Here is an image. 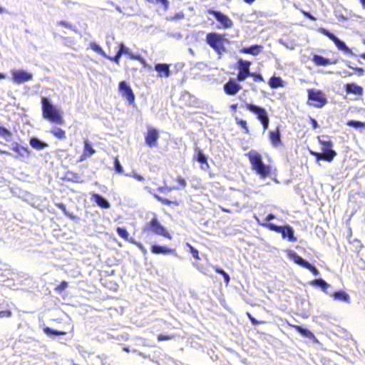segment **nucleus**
I'll return each mask as SVG.
<instances>
[{
	"instance_id": "nucleus-31",
	"label": "nucleus",
	"mask_w": 365,
	"mask_h": 365,
	"mask_svg": "<svg viewBox=\"0 0 365 365\" xmlns=\"http://www.w3.org/2000/svg\"><path fill=\"white\" fill-rule=\"evenodd\" d=\"M269 86L272 88H277L279 87H284V81L279 76H272L269 80Z\"/></svg>"
},
{
	"instance_id": "nucleus-36",
	"label": "nucleus",
	"mask_w": 365,
	"mask_h": 365,
	"mask_svg": "<svg viewBox=\"0 0 365 365\" xmlns=\"http://www.w3.org/2000/svg\"><path fill=\"white\" fill-rule=\"evenodd\" d=\"M43 331H44L45 334H46L48 336H52V335L60 336V335L66 334L65 331H58V330L51 329L48 327H45L43 329Z\"/></svg>"
},
{
	"instance_id": "nucleus-47",
	"label": "nucleus",
	"mask_w": 365,
	"mask_h": 365,
	"mask_svg": "<svg viewBox=\"0 0 365 365\" xmlns=\"http://www.w3.org/2000/svg\"><path fill=\"white\" fill-rule=\"evenodd\" d=\"M187 245L190 247V253L192 257L196 259H200L198 251L190 245L187 244Z\"/></svg>"
},
{
	"instance_id": "nucleus-19",
	"label": "nucleus",
	"mask_w": 365,
	"mask_h": 365,
	"mask_svg": "<svg viewBox=\"0 0 365 365\" xmlns=\"http://www.w3.org/2000/svg\"><path fill=\"white\" fill-rule=\"evenodd\" d=\"M30 145L37 150H42L48 147V144L37 137H31L29 140Z\"/></svg>"
},
{
	"instance_id": "nucleus-18",
	"label": "nucleus",
	"mask_w": 365,
	"mask_h": 365,
	"mask_svg": "<svg viewBox=\"0 0 365 365\" xmlns=\"http://www.w3.org/2000/svg\"><path fill=\"white\" fill-rule=\"evenodd\" d=\"M288 257L294 262L297 264L306 268L309 264V262L302 258L301 256L298 255L296 252L294 250L288 251Z\"/></svg>"
},
{
	"instance_id": "nucleus-64",
	"label": "nucleus",
	"mask_w": 365,
	"mask_h": 365,
	"mask_svg": "<svg viewBox=\"0 0 365 365\" xmlns=\"http://www.w3.org/2000/svg\"><path fill=\"white\" fill-rule=\"evenodd\" d=\"M354 70L358 72L359 76H363L364 73V69L363 68L355 67Z\"/></svg>"
},
{
	"instance_id": "nucleus-21",
	"label": "nucleus",
	"mask_w": 365,
	"mask_h": 365,
	"mask_svg": "<svg viewBox=\"0 0 365 365\" xmlns=\"http://www.w3.org/2000/svg\"><path fill=\"white\" fill-rule=\"evenodd\" d=\"M344 87L347 93H353L356 96H361L363 94V88L354 83H346Z\"/></svg>"
},
{
	"instance_id": "nucleus-11",
	"label": "nucleus",
	"mask_w": 365,
	"mask_h": 365,
	"mask_svg": "<svg viewBox=\"0 0 365 365\" xmlns=\"http://www.w3.org/2000/svg\"><path fill=\"white\" fill-rule=\"evenodd\" d=\"M119 91L123 97L126 98L129 104H133L135 101V96L130 86L125 82L121 81L119 83Z\"/></svg>"
},
{
	"instance_id": "nucleus-51",
	"label": "nucleus",
	"mask_w": 365,
	"mask_h": 365,
	"mask_svg": "<svg viewBox=\"0 0 365 365\" xmlns=\"http://www.w3.org/2000/svg\"><path fill=\"white\" fill-rule=\"evenodd\" d=\"M58 25H61V26H63L66 28H68V29H73V26H72L71 24L67 22V21H60L58 23Z\"/></svg>"
},
{
	"instance_id": "nucleus-5",
	"label": "nucleus",
	"mask_w": 365,
	"mask_h": 365,
	"mask_svg": "<svg viewBox=\"0 0 365 365\" xmlns=\"http://www.w3.org/2000/svg\"><path fill=\"white\" fill-rule=\"evenodd\" d=\"M308 103L316 108H322L328 102L325 93L317 89L309 88L307 90Z\"/></svg>"
},
{
	"instance_id": "nucleus-38",
	"label": "nucleus",
	"mask_w": 365,
	"mask_h": 365,
	"mask_svg": "<svg viewBox=\"0 0 365 365\" xmlns=\"http://www.w3.org/2000/svg\"><path fill=\"white\" fill-rule=\"evenodd\" d=\"M56 207H58L59 209H61L65 215L68 217L70 219H75L76 216L72 213L67 210L66 205L63 203H57Z\"/></svg>"
},
{
	"instance_id": "nucleus-2",
	"label": "nucleus",
	"mask_w": 365,
	"mask_h": 365,
	"mask_svg": "<svg viewBox=\"0 0 365 365\" xmlns=\"http://www.w3.org/2000/svg\"><path fill=\"white\" fill-rule=\"evenodd\" d=\"M252 168L262 178H265L271 172V168L262 161L261 155L257 152H250L247 154Z\"/></svg>"
},
{
	"instance_id": "nucleus-49",
	"label": "nucleus",
	"mask_w": 365,
	"mask_h": 365,
	"mask_svg": "<svg viewBox=\"0 0 365 365\" xmlns=\"http://www.w3.org/2000/svg\"><path fill=\"white\" fill-rule=\"evenodd\" d=\"M68 287V282L63 281L61 283L56 287V290L63 291Z\"/></svg>"
},
{
	"instance_id": "nucleus-60",
	"label": "nucleus",
	"mask_w": 365,
	"mask_h": 365,
	"mask_svg": "<svg viewBox=\"0 0 365 365\" xmlns=\"http://www.w3.org/2000/svg\"><path fill=\"white\" fill-rule=\"evenodd\" d=\"M309 120H310V123L312 125L313 128L317 129L319 127L317 121L312 117L309 118Z\"/></svg>"
},
{
	"instance_id": "nucleus-12",
	"label": "nucleus",
	"mask_w": 365,
	"mask_h": 365,
	"mask_svg": "<svg viewBox=\"0 0 365 365\" xmlns=\"http://www.w3.org/2000/svg\"><path fill=\"white\" fill-rule=\"evenodd\" d=\"M12 78L15 83L21 84L32 79L33 75L24 70L12 71Z\"/></svg>"
},
{
	"instance_id": "nucleus-4",
	"label": "nucleus",
	"mask_w": 365,
	"mask_h": 365,
	"mask_svg": "<svg viewBox=\"0 0 365 365\" xmlns=\"http://www.w3.org/2000/svg\"><path fill=\"white\" fill-rule=\"evenodd\" d=\"M224 41V35L215 32L209 33L206 36L207 43L217 52L219 55V58H220L223 52L226 51Z\"/></svg>"
},
{
	"instance_id": "nucleus-40",
	"label": "nucleus",
	"mask_w": 365,
	"mask_h": 365,
	"mask_svg": "<svg viewBox=\"0 0 365 365\" xmlns=\"http://www.w3.org/2000/svg\"><path fill=\"white\" fill-rule=\"evenodd\" d=\"M116 231H117L118 235L120 237H122L125 240L128 239L129 234H128V231L126 230V229L123 228V227H118Z\"/></svg>"
},
{
	"instance_id": "nucleus-58",
	"label": "nucleus",
	"mask_w": 365,
	"mask_h": 365,
	"mask_svg": "<svg viewBox=\"0 0 365 365\" xmlns=\"http://www.w3.org/2000/svg\"><path fill=\"white\" fill-rule=\"evenodd\" d=\"M136 246L140 250L144 255L147 254L146 248L140 242H138Z\"/></svg>"
},
{
	"instance_id": "nucleus-17",
	"label": "nucleus",
	"mask_w": 365,
	"mask_h": 365,
	"mask_svg": "<svg viewBox=\"0 0 365 365\" xmlns=\"http://www.w3.org/2000/svg\"><path fill=\"white\" fill-rule=\"evenodd\" d=\"M12 150L17 153V155L15 158L21 157V158H28L30 155V150L28 148L21 146L17 143H13L11 144Z\"/></svg>"
},
{
	"instance_id": "nucleus-59",
	"label": "nucleus",
	"mask_w": 365,
	"mask_h": 365,
	"mask_svg": "<svg viewBox=\"0 0 365 365\" xmlns=\"http://www.w3.org/2000/svg\"><path fill=\"white\" fill-rule=\"evenodd\" d=\"M339 75H341L342 77H346L352 75V73L349 72V71L344 70L342 71H339L338 73Z\"/></svg>"
},
{
	"instance_id": "nucleus-16",
	"label": "nucleus",
	"mask_w": 365,
	"mask_h": 365,
	"mask_svg": "<svg viewBox=\"0 0 365 365\" xmlns=\"http://www.w3.org/2000/svg\"><path fill=\"white\" fill-rule=\"evenodd\" d=\"M151 252L153 254H155V255H159V254H162V255H169V254H171V255H174L175 256H177V252H176V250L175 249H172V248H169L166 246H161V245H153L151 246Z\"/></svg>"
},
{
	"instance_id": "nucleus-43",
	"label": "nucleus",
	"mask_w": 365,
	"mask_h": 365,
	"mask_svg": "<svg viewBox=\"0 0 365 365\" xmlns=\"http://www.w3.org/2000/svg\"><path fill=\"white\" fill-rule=\"evenodd\" d=\"M118 52L122 56L123 54H130V50L128 47H126L123 43H120L119 49Z\"/></svg>"
},
{
	"instance_id": "nucleus-23",
	"label": "nucleus",
	"mask_w": 365,
	"mask_h": 365,
	"mask_svg": "<svg viewBox=\"0 0 365 365\" xmlns=\"http://www.w3.org/2000/svg\"><path fill=\"white\" fill-rule=\"evenodd\" d=\"M155 70L159 73L160 76L168 77L170 74V67L166 63H157L155 66Z\"/></svg>"
},
{
	"instance_id": "nucleus-10",
	"label": "nucleus",
	"mask_w": 365,
	"mask_h": 365,
	"mask_svg": "<svg viewBox=\"0 0 365 365\" xmlns=\"http://www.w3.org/2000/svg\"><path fill=\"white\" fill-rule=\"evenodd\" d=\"M208 13L212 15L224 29H229L233 26L232 21L223 13L212 9H210Z\"/></svg>"
},
{
	"instance_id": "nucleus-25",
	"label": "nucleus",
	"mask_w": 365,
	"mask_h": 365,
	"mask_svg": "<svg viewBox=\"0 0 365 365\" xmlns=\"http://www.w3.org/2000/svg\"><path fill=\"white\" fill-rule=\"evenodd\" d=\"M331 296L335 300L341 301L346 303H350V297L344 291L339 290L334 292Z\"/></svg>"
},
{
	"instance_id": "nucleus-63",
	"label": "nucleus",
	"mask_w": 365,
	"mask_h": 365,
	"mask_svg": "<svg viewBox=\"0 0 365 365\" xmlns=\"http://www.w3.org/2000/svg\"><path fill=\"white\" fill-rule=\"evenodd\" d=\"M274 218H275V215L272 213H269V215H267V217L265 218V221H266V222L268 223V222H269L270 220H272Z\"/></svg>"
},
{
	"instance_id": "nucleus-45",
	"label": "nucleus",
	"mask_w": 365,
	"mask_h": 365,
	"mask_svg": "<svg viewBox=\"0 0 365 365\" xmlns=\"http://www.w3.org/2000/svg\"><path fill=\"white\" fill-rule=\"evenodd\" d=\"M148 2L153 3L154 1L158 4H161L164 9L167 10L169 6V1L168 0H147Z\"/></svg>"
},
{
	"instance_id": "nucleus-48",
	"label": "nucleus",
	"mask_w": 365,
	"mask_h": 365,
	"mask_svg": "<svg viewBox=\"0 0 365 365\" xmlns=\"http://www.w3.org/2000/svg\"><path fill=\"white\" fill-rule=\"evenodd\" d=\"M130 58L140 61L143 64H145V60L140 55H134L131 53L129 54Z\"/></svg>"
},
{
	"instance_id": "nucleus-15",
	"label": "nucleus",
	"mask_w": 365,
	"mask_h": 365,
	"mask_svg": "<svg viewBox=\"0 0 365 365\" xmlns=\"http://www.w3.org/2000/svg\"><path fill=\"white\" fill-rule=\"evenodd\" d=\"M159 138V133L155 128H150L148 130L147 135L145 136L146 144L152 148L154 146Z\"/></svg>"
},
{
	"instance_id": "nucleus-1",
	"label": "nucleus",
	"mask_w": 365,
	"mask_h": 365,
	"mask_svg": "<svg viewBox=\"0 0 365 365\" xmlns=\"http://www.w3.org/2000/svg\"><path fill=\"white\" fill-rule=\"evenodd\" d=\"M42 115L44 119L50 122L62 125L64 121L61 111L55 106L51 100L47 97H42L41 99Z\"/></svg>"
},
{
	"instance_id": "nucleus-44",
	"label": "nucleus",
	"mask_w": 365,
	"mask_h": 365,
	"mask_svg": "<svg viewBox=\"0 0 365 365\" xmlns=\"http://www.w3.org/2000/svg\"><path fill=\"white\" fill-rule=\"evenodd\" d=\"M237 124L245 129L246 133H249V128L247 125V122L245 120L236 118Z\"/></svg>"
},
{
	"instance_id": "nucleus-9",
	"label": "nucleus",
	"mask_w": 365,
	"mask_h": 365,
	"mask_svg": "<svg viewBox=\"0 0 365 365\" xmlns=\"http://www.w3.org/2000/svg\"><path fill=\"white\" fill-rule=\"evenodd\" d=\"M238 73L237 79L239 81H244L248 76L252 75V73L250 71V66L251 63L248 61L239 59L238 62Z\"/></svg>"
},
{
	"instance_id": "nucleus-39",
	"label": "nucleus",
	"mask_w": 365,
	"mask_h": 365,
	"mask_svg": "<svg viewBox=\"0 0 365 365\" xmlns=\"http://www.w3.org/2000/svg\"><path fill=\"white\" fill-rule=\"evenodd\" d=\"M347 125L354 128H364L365 124L364 123L359 120H350L347 122Z\"/></svg>"
},
{
	"instance_id": "nucleus-29",
	"label": "nucleus",
	"mask_w": 365,
	"mask_h": 365,
	"mask_svg": "<svg viewBox=\"0 0 365 365\" xmlns=\"http://www.w3.org/2000/svg\"><path fill=\"white\" fill-rule=\"evenodd\" d=\"M312 61L316 65L318 66H324L333 63V62L330 59L317 54L314 55Z\"/></svg>"
},
{
	"instance_id": "nucleus-27",
	"label": "nucleus",
	"mask_w": 365,
	"mask_h": 365,
	"mask_svg": "<svg viewBox=\"0 0 365 365\" xmlns=\"http://www.w3.org/2000/svg\"><path fill=\"white\" fill-rule=\"evenodd\" d=\"M269 138L274 146H278L281 143V133L278 127L276 130L269 132Z\"/></svg>"
},
{
	"instance_id": "nucleus-33",
	"label": "nucleus",
	"mask_w": 365,
	"mask_h": 365,
	"mask_svg": "<svg viewBox=\"0 0 365 365\" xmlns=\"http://www.w3.org/2000/svg\"><path fill=\"white\" fill-rule=\"evenodd\" d=\"M279 42L289 50H294L297 46L296 41L291 39L280 38Z\"/></svg>"
},
{
	"instance_id": "nucleus-61",
	"label": "nucleus",
	"mask_w": 365,
	"mask_h": 365,
	"mask_svg": "<svg viewBox=\"0 0 365 365\" xmlns=\"http://www.w3.org/2000/svg\"><path fill=\"white\" fill-rule=\"evenodd\" d=\"M178 182H179V184L182 187H185L187 185V182L185 181V179L179 177L178 179Z\"/></svg>"
},
{
	"instance_id": "nucleus-34",
	"label": "nucleus",
	"mask_w": 365,
	"mask_h": 365,
	"mask_svg": "<svg viewBox=\"0 0 365 365\" xmlns=\"http://www.w3.org/2000/svg\"><path fill=\"white\" fill-rule=\"evenodd\" d=\"M64 178H65V180H66L68 181H71V182H81V176L78 174L75 173L72 171H68L65 174Z\"/></svg>"
},
{
	"instance_id": "nucleus-52",
	"label": "nucleus",
	"mask_w": 365,
	"mask_h": 365,
	"mask_svg": "<svg viewBox=\"0 0 365 365\" xmlns=\"http://www.w3.org/2000/svg\"><path fill=\"white\" fill-rule=\"evenodd\" d=\"M250 76H252L254 78L255 81H264V78L259 73H253Z\"/></svg>"
},
{
	"instance_id": "nucleus-32",
	"label": "nucleus",
	"mask_w": 365,
	"mask_h": 365,
	"mask_svg": "<svg viewBox=\"0 0 365 365\" xmlns=\"http://www.w3.org/2000/svg\"><path fill=\"white\" fill-rule=\"evenodd\" d=\"M297 331L300 333L303 336L307 337L308 339H315V336L314 334L307 328L302 327L301 326L295 327Z\"/></svg>"
},
{
	"instance_id": "nucleus-8",
	"label": "nucleus",
	"mask_w": 365,
	"mask_h": 365,
	"mask_svg": "<svg viewBox=\"0 0 365 365\" xmlns=\"http://www.w3.org/2000/svg\"><path fill=\"white\" fill-rule=\"evenodd\" d=\"M143 231H151L156 235H159L171 239L170 235L166 229L159 222L157 217H153L149 222H147L144 227Z\"/></svg>"
},
{
	"instance_id": "nucleus-42",
	"label": "nucleus",
	"mask_w": 365,
	"mask_h": 365,
	"mask_svg": "<svg viewBox=\"0 0 365 365\" xmlns=\"http://www.w3.org/2000/svg\"><path fill=\"white\" fill-rule=\"evenodd\" d=\"M114 168L117 173H123V166L121 165L118 158H115L114 160Z\"/></svg>"
},
{
	"instance_id": "nucleus-22",
	"label": "nucleus",
	"mask_w": 365,
	"mask_h": 365,
	"mask_svg": "<svg viewBox=\"0 0 365 365\" xmlns=\"http://www.w3.org/2000/svg\"><path fill=\"white\" fill-rule=\"evenodd\" d=\"M92 199L99 207L102 208L107 209L109 208L110 206L109 202L104 197L99 194H93Z\"/></svg>"
},
{
	"instance_id": "nucleus-55",
	"label": "nucleus",
	"mask_w": 365,
	"mask_h": 365,
	"mask_svg": "<svg viewBox=\"0 0 365 365\" xmlns=\"http://www.w3.org/2000/svg\"><path fill=\"white\" fill-rule=\"evenodd\" d=\"M249 319H250L251 322L254 325H257L260 324L261 322L257 320L255 317H253L250 314H247Z\"/></svg>"
},
{
	"instance_id": "nucleus-41",
	"label": "nucleus",
	"mask_w": 365,
	"mask_h": 365,
	"mask_svg": "<svg viewBox=\"0 0 365 365\" xmlns=\"http://www.w3.org/2000/svg\"><path fill=\"white\" fill-rule=\"evenodd\" d=\"M155 199H157L159 202H162L163 204L164 205H171L172 203H174V202L168 200V199H166V198H163L162 197H160V195H157V194H154L153 195ZM175 204H178L177 202H175Z\"/></svg>"
},
{
	"instance_id": "nucleus-24",
	"label": "nucleus",
	"mask_w": 365,
	"mask_h": 365,
	"mask_svg": "<svg viewBox=\"0 0 365 365\" xmlns=\"http://www.w3.org/2000/svg\"><path fill=\"white\" fill-rule=\"evenodd\" d=\"M95 152L96 151L93 148L91 143L88 140H84V150L81 160H83L86 158L91 157L92 155L95 153Z\"/></svg>"
},
{
	"instance_id": "nucleus-28",
	"label": "nucleus",
	"mask_w": 365,
	"mask_h": 365,
	"mask_svg": "<svg viewBox=\"0 0 365 365\" xmlns=\"http://www.w3.org/2000/svg\"><path fill=\"white\" fill-rule=\"evenodd\" d=\"M196 155L194 157V159L196 160L197 162H199L201 164H205V166L207 168H210L207 159L206 155L204 154L202 150H201L199 148H195Z\"/></svg>"
},
{
	"instance_id": "nucleus-54",
	"label": "nucleus",
	"mask_w": 365,
	"mask_h": 365,
	"mask_svg": "<svg viewBox=\"0 0 365 365\" xmlns=\"http://www.w3.org/2000/svg\"><path fill=\"white\" fill-rule=\"evenodd\" d=\"M310 153L314 156L317 160H323V154L322 153H318L314 151H310Z\"/></svg>"
},
{
	"instance_id": "nucleus-37",
	"label": "nucleus",
	"mask_w": 365,
	"mask_h": 365,
	"mask_svg": "<svg viewBox=\"0 0 365 365\" xmlns=\"http://www.w3.org/2000/svg\"><path fill=\"white\" fill-rule=\"evenodd\" d=\"M12 136L11 132L7 128L0 126V137L9 140Z\"/></svg>"
},
{
	"instance_id": "nucleus-26",
	"label": "nucleus",
	"mask_w": 365,
	"mask_h": 365,
	"mask_svg": "<svg viewBox=\"0 0 365 365\" xmlns=\"http://www.w3.org/2000/svg\"><path fill=\"white\" fill-rule=\"evenodd\" d=\"M310 284L314 287L321 288L322 290L326 293H328L327 289L330 287L329 284H328L325 280H324L322 278H319V279L312 280L310 282Z\"/></svg>"
},
{
	"instance_id": "nucleus-13",
	"label": "nucleus",
	"mask_w": 365,
	"mask_h": 365,
	"mask_svg": "<svg viewBox=\"0 0 365 365\" xmlns=\"http://www.w3.org/2000/svg\"><path fill=\"white\" fill-rule=\"evenodd\" d=\"M242 88L241 86L237 83L234 79H230L224 85V91L226 94L230 96H234L237 94Z\"/></svg>"
},
{
	"instance_id": "nucleus-6",
	"label": "nucleus",
	"mask_w": 365,
	"mask_h": 365,
	"mask_svg": "<svg viewBox=\"0 0 365 365\" xmlns=\"http://www.w3.org/2000/svg\"><path fill=\"white\" fill-rule=\"evenodd\" d=\"M245 107L249 111L257 115V119L260 121L263 126L264 130H266L269 126V118L265 108L248 103H245Z\"/></svg>"
},
{
	"instance_id": "nucleus-3",
	"label": "nucleus",
	"mask_w": 365,
	"mask_h": 365,
	"mask_svg": "<svg viewBox=\"0 0 365 365\" xmlns=\"http://www.w3.org/2000/svg\"><path fill=\"white\" fill-rule=\"evenodd\" d=\"M261 225L268 228L271 231L280 233L283 239H287L289 242H293L297 241V237L294 236V230L288 224L284 226H279L272 222H263Z\"/></svg>"
},
{
	"instance_id": "nucleus-7",
	"label": "nucleus",
	"mask_w": 365,
	"mask_h": 365,
	"mask_svg": "<svg viewBox=\"0 0 365 365\" xmlns=\"http://www.w3.org/2000/svg\"><path fill=\"white\" fill-rule=\"evenodd\" d=\"M319 31L331 40L337 48L344 52V54L355 56V53L346 46V43L336 36L333 33L324 28H319Z\"/></svg>"
},
{
	"instance_id": "nucleus-50",
	"label": "nucleus",
	"mask_w": 365,
	"mask_h": 365,
	"mask_svg": "<svg viewBox=\"0 0 365 365\" xmlns=\"http://www.w3.org/2000/svg\"><path fill=\"white\" fill-rule=\"evenodd\" d=\"M121 56H122L118 52H117L115 56H113V57L108 56V58L110 61H113L118 63Z\"/></svg>"
},
{
	"instance_id": "nucleus-62",
	"label": "nucleus",
	"mask_w": 365,
	"mask_h": 365,
	"mask_svg": "<svg viewBox=\"0 0 365 365\" xmlns=\"http://www.w3.org/2000/svg\"><path fill=\"white\" fill-rule=\"evenodd\" d=\"M222 277H223V279H224V282L227 284L230 282V277L229 274L225 272L222 274Z\"/></svg>"
},
{
	"instance_id": "nucleus-57",
	"label": "nucleus",
	"mask_w": 365,
	"mask_h": 365,
	"mask_svg": "<svg viewBox=\"0 0 365 365\" xmlns=\"http://www.w3.org/2000/svg\"><path fill=\"white\" fill-rule=\"evenodd\" d=\"M171 339V336H168V335L160 334L158 336V341H165V340H168V339Z\"/></svg>"
},
{
	"instance_id": "nucleus-35",
	"label": "nucleus",
	"mask_w": 365,
	"mask_h": 365,
	"mask_svg": "<svg viewBox=\"0 0 365 365\" xmlns=\"http://www.w3.org/2000/svg\"><path fill=\"white\" fill-rule=\"evenodd\" d=\"M90 47L93 51H94L97 53L103 56L105 58H108V56L106 55V53L104 52V51L102 49V48L96 43H95V42L91 43Z\"/></svg>"
},
{
	"instance_id": "nucleus-14",
	"label": "nucleus",
	"mask_w": 365,
	"mask_h": 365,
	"mask_svg": "<svg viewBox=\"0 0 365 365\" xmlns=\"http://www.w3.org/2000/svg\"><path fill=\"white\" fill-rule=\"evenodd\" d=\"M326 144L327 145H324V147H322V148L323 160L328 162H331L334 158L336 155V153L332 149V143H327Z\"/></svg>"
},
{
	"instance_id": "nucleus-20",
	"label": "nucleus",
	"mask_w": 365,
	"mask_h": 365,
	"mask_svg": "<svg viewBox=\"0 0 365 365\" xmlns=\"http://www.w3.org/2000/svg\"><path fill=\"white\" fill-rule=\"evenodd\" d=\"M263 47L259 45H252L247 47H243L240 49V53L257 56L262 52Z\"/></svg>"
},
{
	"instance_id": "nucleus-30",
	"label": "nucleus",
	"mask_w": 365,
	"mask_h": 365,
	"mask_svg": "<svg viewBox=\"0 0 365 365\" xmlns=\"http://www.w3.org/2000/svg\"><path fill=\"white\" fill-rule=\"evenodd\" d=\"M50 133L53 134L55 137L58 138L59 140H65L66 138V135L65 130L58 128L56 125H53L50 130Z\"/></svg>"
},
{
	"instance_id": "nucleus-56",
	"label": "nucleus",
	"mask_w": 365,
	"mask_h": 365,
	"mask_svg": "<svg viewBox=\"0 0 365 365\" xmlns=\"http://www.w3.org/2000/svg\"><path fill=\"white\" fill-rule=\"evenodd\" d=\"M173 189H177L176 187H158V190L162 192V193H165L166 192V191H170L172 190Z\"/></svg>"
},
{
	"instance_id": "nucleus-53",
	"label": "nucleus",
	"mask_w": 365,
	"mask_h": 365,
	"mask_svg": "<svg viewBox=\"0 0 365 365\" xmlns=\"http://www.w3.org/2000/svg\"><path fill=\"white\" fill-rule=\"evenodd\" d=\"M11 316V312L9 310L1 311L0 312V317H10Z\"/></svg>"
},
{
	"instance_id": "nucleus-46",
	"label": "nucleus",
	"mask_w": 365,
	"mask_h": 365,
	"mask_svg": "<svg viewBox=\"0 0 365 365\" xmlns=\"http://www.w3.org/2000/svg\"><path fill=\"white\" fill-rule=\"evenodd\" d=\"M306 269H309L315 276L319 274V271L318 270V269L314 265L310 263H309Z\"/></svg>"
}]
</instances>
